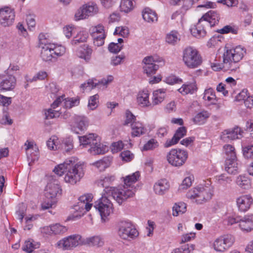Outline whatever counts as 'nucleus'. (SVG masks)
<instances>
[{
    "label": "nucleus",
    "mask_w": 253,
    "mask_h": 253,
    "mask_svg": "<svg viewBox=\"0 0 253 253\" xmlns=\"http://www.w3.org/2000/svg\"><path fill=\"white\" fill-rule=\"evenodd\" d=\"M53 171L60 176L65 173V182L72 185L80 181L84 175L83 166L77 163L73 158L67 159L63 163L58 165L54 168Z\"/></svg>",
    "instance_id": "nucleus-1"
},
{
    "label": "nucleus",
    "mask_w": 253,
    "mask_h": 253,
    "mask_svg": "<svg viewBox=\"0 0 253 253\" xmlns=\"http://www.w3.org/2000/svg\"><path fill=\"white\" fill-rule=\"evenodd\" d=\"M139 176L140 174L138 171L128 175L124 177V185L119 186L118 189H113V190L109 189L107 191L113 195L114 199L119 204H122L128 198L132 197L134 195L135 188L132 185L138 180Z\"/></svg>",
    "instance_id": "nucleus-2"
},
{
    "label": "nucleus",
    "mask_w": 253,
    "mask_h": 253,
    "mask_svg": "<svg viewBox=\"0 0 253 253\" xmlns=\"http://www.w3.org/2000/svg\"><path fill=\"white\" fill-rule=\"evenodd\" d=\"M245 52V50L241 46L228 49L223 54L222 66L219 65L216 67L214 65H212L211 67L215 71L222 68L225 70L236 71L240 67L239 62L242 59Z\"/></svg>",
    "instance_id": "nucleus-3"
},
{
    "label": "nucleus",
    "mask_w": 253,
    "mask_h": 253,
    "mask_svg": "<svg viewBox=\"0 0 253 253\" xmlns=\"http://www.w3.org/2000/svg\"><path fill=\"white\" fill-rule=\"evenodd\" d=\"M212 193V186L207 183L191 189L187 193L186 197L198 204H202L211 199Z\"/></svg>",
    "instance_id": "nucleus-4"
},
{
    "label": "nucleus",
    "mask_w": 253,
    "mask_h": 253,
    "mask_svg": "<svg viewBox=\"0 0 253 253\" xmlns=\"http://www.w3.org/2000/svg\"><path fill=\"white\" fill-rule=\"evenodd\" d=\"M92 196L87 194L81 196L79 198L77 204L74 206V213L68 216V220H75L83 216L87 211H89L92 207Z\"/></svg>",
    "instance_id": "nucleus-5"
},
{
    "label": "nucleus",
    "mask_w": 253,
    "mask_h": 253,
    "mask_svg": "<svg viewBox=\"0 0 253 253\" xmlns=\"http://www.w3.org/2000/svg\"><path fill=\"white\" fill-rule=\"evenodd\" d=\"M183 61L187 67L193 69L202 64V58L197 49L189 46L183 51Z\"/></svg>",
    "instance_id": "nucleus-6"
},
{
    "label": "nucleus",
    "mask_w": 253,
    "mask_h": 253,
    "mask_svg": "<svg viewBox=\"0 0 253 253\" xmlns=\"http://www.w3.org/2000/svg\"><path fill=\"white\" fill-rule=\"evenodd\" d=\"M112 196L103 194L102 197L95 202L94 207L98 210L102 220L105 221V218L113 212V204L111 201Z\"/></svg>",
    "instance_id": "nucleus-7"
},
{
    "label": "nucleus",
    "mask_w": 253,
    "mask_h": 253,
    "mask_svg": "<svg viewBox=\"0 0 253 253\" xmlns=\"http://www.w3.org/2000/svg\"><path fill=\"white\" fill-rule=\"evenodd\" d=\"M188 158L186 151L180 149H172L167 155L168 163L174 167H180Z\"/></svg>",
    "instance_id": "nucleus-8"
},
{
    "label": "nucleus",
    "mask_w": 253,
    "mask_h": 253,
    "mask_svg": "<svg viewBox=\"0 0 253 253\" xmlns=\"http://www.w3.org/2000/svg\"><path fill=\"white\" fill-rule=\"evenodd\" d=\"M118 234L124 239H133L138 235L136 229L133 227L131 223L127 221H122L120 223Z\"/></svg>",
    "instance_id": "nucleus-9"
},
{
    "label": "nucleus",
    "mask_w": 253,
    "mask_h": 253,
    "mask_svg": "<svg viewBox=\"0 0 253 253\" xmlns=\"http://www.w3.org/2000/svg\"><path fill=\"white\" fill-rule=\"evenodd\" d=\"M142 62L144 64L143 66L144 73L148 76H150L155 74L159 67V65L156 63L162 62V59L157 56H150L145 57Z\"/></svg>",
    "instance_id": "nucleus-10"
},
{
    "label": "nucleus",
    "mask_w": 253,
    "mask_h": 253,
    "mask_svg": "<svg viewBox=\"0 0 253 253\" xmlns=\"http://www.w3.org/2000/svg\"><path fill=\"white\" fill-rule=\"evenodd\" d=\"M234 242V238L231 235H224L217 238L213 243L215 250L223 252L229 248Z\"/></svg>",
    "instance_id": "nucleus-11"
},
{
    "label": "nucleus",
    "mask_w": 253,
    "mask_h": 253,
    "mask_svg": "<svg viewBox=\"0 0 253 253\" xmlns=\"http://www.w3.org/2000/svg\"><path fill=\"white\" fill-rule=\"evenodd\" d=\"M15 19L13 9L9 7L0 8V24L3 27L11 25Z\"/></svg>",
    "instance_id": "nucleus-12"
},
{
    "label": "nucleus",
    "mask_w": 253,
    "mask_h": 253,
    "mask_svg": "<svg viewBox=\"0 0 253 253\" xmlns=\"http://www.w3.org/2000/svg\"><path fill=\"white\" fill-rule=\"evenodd\" d=\"M82 241L83 238L80 235H73L60 241V244L64 249L69 250L79 245H83Z\"/></svg>",
    "instance_id": "nucleus-13"
},
{
    "label": "nucleus",
    "mask_w": 253,
    "mask_h": 253,
    "mask_svg": "<svg viewBox=\"0 0 253 253\" xmlns=\"http://www.w3.org/2000/svg\"><path fill=\"white\" fill-rule=\"evenodd\" d=\"M61 189L57 183L50 182L47 183L44 192V195L47 199L56 200L58 195H60Z\"/></svg>",
    "instance_id": "nucleus-14"
},
{
    "label": "nucleus",
    "mask_w": 253,
    "mask_h": 253,
    "mask_svg": "<svg viewBox=\"0 0 253 253\" xmlns=\"http://www.w3.org/2000/svg\"><path fill=\"white\" fill-rule=\"evenodd\" d=\"M73 124L72 129L76 133L86 129L88 126V121L86 117L82 116H76L73 118Z\"/></svg>",
    "instance_id": "nucleus-15"
},
{
    "label": "nucleus",
    "mask_w": 253,
    "mask_h": 253,
    "mask_svg": "<svg viewBox=\"0 0 253 253\" xmlns=\"http://www.w3.org/2000/svg\"><path fill=\"white\" fill-rule=\"evenodd\" d=\"M200 19H203V22L206 26L211 27L218 24L220 15L217 11L211 10L205 13Z\"/></svg>",
    "instance_id": "nucleus-16"
},
{
    "label": "nucleus",
    "mask_w": 253,
    "mask_h": 253,
    "mask_svg": "<svg viewBox=\"0 0 253 253\" xmlns=\"http://www.w3.org/2000/svg\"><path fill=\"white\" fill-rule=\"evenodd\" d=\"M253 203V199L250 195H242L236 199L237 206L239 211H247Z\"/></svg>",
    "instance_id": "nucleus-17"
},
{
    "label": "nucleus",
    "mask_w": 253,
    "mask_h": 253,
    "mask_svg": "<svg viewBox=\"0 0 253 253\" xmlns=\"http://www.w3.org/2000/svg\"><path fill=\"white\" fill-rule=\"evenodd\" d=\"M62 96L58 97L56 100L51 105V108L45 109L44 110L45 119L49 120L55 118H58L61 114L60 111L55 110L59 105L61 103Z\"/></svg>",
    "instance_id": "nucleus-18"
},
{
    "label": "nucleus",
    "mask_w": 253,
    "mask_h": 253,
    "mask_svg": "<svg viewBox=\"0 0 253 253\" xmlns=\"http://www.w3.org/2000/svg\"><path fill=\"white\" fill-rule=\"evenodd\" d=\"M150 92L148 90L143 89L138 92L136 102L138 105L142 108L151 106L152 103L149 100Z\"/></svg>",
    "instance_id": "nucleus-19"
},
{
    "label": "nucleus",
    "mask_w": 253,
    "mask_h": 253,
    "mask_svg": "<svg viewBox=\"0 0 253 253\" xmlns=\"http://www.w3.org/2000/svg\"><path fill=\"white\" fill-rule=\"evenodd\" d=\"M240 128L237 127L231 129L224 130L220 136L221 139L225 142L230 140L239 138V135H241Z\"/></svg>",
    "instance_id": "nucleus-20"
},
{
    "label": "nucleus",
    "mask_w": 253,
    "mask_h": 253,
    "mask_svg": "<svg viewBox=\"0 0 253 253\" xmlns=\"http://www.w3.org/2000/svg\"><path fill=\"white\" fill-rule=\"evenodd\" d=\"M92 49L87 44H83L78 48L76 54L79 58L88 62L91 59Z\"/></svg>",
    "instance_id": "nucleus-21"
},
{
    "label": "nucleus",
    "mask_w": 253,
    "mask_h": 253,
    "mask_svg": "<svg viewBox=\"0 0 253 253\" xmlns=\"http://www.w3.org/2000/svg\"><path fill=\"white\" fill-rule=\"evenodd\" d=\"M103 239L100 236L83 238L82 244L89 247H100L104 245Z\"/></svg>",
    "instance_id": "nucleus-22"
},
{
    "label": "nucleus",
    "mask_w": 253,
    "mask_h": 253,
    "mask_svg": "<svg viewBox=\"0 0 253 253\" xmlns=\"http://www.w3.org/2000/svg\"><path fill=\"white\" fill-rule=\"evenodd\" d=\"M16 80L12 75L4 78L0 83V90H10L14 88Z\"/></svg>",
    "instance_id": "nucleus-23"
},
{
    "label": "nucleus",
    "mask_w": 253,
    "mask_h": 253,
    "mask_svg": "<svg viewBox=\"0 0 253 253\" xmlns=\"http://www.w3.org/2000/svg\"><path fill=\"white\" fill-rule=\"evenodd\" d=\"M203 19H199L198 22L196 26L191 29V34L195 37L200 38L204 37L206 35V31L205 29L206 26L203 22Z\"/></svg>",
    "instance_id": "nucleus-24"
},
{
    "label": "nucleus",
    "mask_w": 253,
    "mask_h": 253,
    "mask_svg": "<svg viewBox=\"0 0 253 253\" xmlns=\"http://www.w3.org/2000/svg\"><path fill=\"white\" fill-rule=\"evenodd\" d=\"M239 226L243 231L247 232L253 230V214L246 215L240 219Z\"/></svg>",
    "instance_id": "nucleus-25"
},
{
    "label": "nucleus",
    "mask_w": 253,
    "mask_h": 253,
    "mask_svg": "<svg viewBox=\"0 0 253 253\" xmlns=\"http://www.w3.org/2000/svg\"><path fill=\"white\" fill-rule=\"evenodd\" d=\"M225 169L229 174H237L239 169L237 158H226L225 163Z\"/></svg>",
    "instance_id": "nucleus-26"
},
{
    "label": "nucleus",
    "mask_w": 253,
    "mask_h": 253,
    "mask_svg": "<svg viewBox=\"0 0 253 253\" xmlns=\"http://www.w3.org/2000/svg\"><path fill=\"white\" fill-rule=\"evenodd\" d=\"M108 147L106 145L102 144L98 138L96 140V144H93L89 148L88 151L92 155H100L103 154L106 152L108 151Z\"/></svg>",
    "instance_id": "nucleus-27"
},
{
    "label": "nucleus",
    "mask_w": 253,
    "mask_h": 253,
    "mask_svg": "<svg viewBox=\"0 0 253 253\" xmlns=\"http://www.w3.org/2000/svg\"><path fill=\"white\" fill-rule=\"evenodd\" d=\"M169 187V182L166 179L158 180L154 185V190L158 195L164 194Z\"/></svg>",
    "instance_id": "nucleus-28"
},
{
    "label": "nucleus",
    "mask_w": 253,
    "mask_h": 253,
    "mask_svg": "<svg viewBox=\"0 0 253 253\" xmlns=\"http://www.w3.org/2000/svg\"><path fill=\"white\" fill-rule=\"evenodd\" d=\"M142 15L144 20L148 23H153L158 21L156 12L149 8H144L142 12Z\"/></svg>",
    "instance_id": "nucleus-29"
},
{
    "label": "nucleus",
    "mask_w": 253,
    "mask_h": 253,
    "mask_svg": "<svg viewBox=\"0 0 253 253\" xmlns=\"http://www.w3.org/2000/svg\"><path fill=\"white\" fill-rule=\"evenodd\" d=\"M114 180V177L113 176H108L104 177L103 179H101L98 182V184L101 185L103 187H105L104 189V194H106L109 196H112V198L114 199L113 195L109 193L107 190L110 189L113 190V189H118V187H109V184Z\"/></svg>",
    "instance_id": "nucleus-30"
},
{
    "label": "nucleus",
    "mask_w": 253,
    "mask_h": 253,
    "mask_svg": "<svg viewBox=\"0 0 253 253\" xmlns=\"http://www.w3.org/2000/svg\"><path fill=\"white\" fill-rule=\"evenodd\" d=\"M97 139L98 136L93 133L79 137L81 144L84 147H87V146L90 147L93 144H96V140Z\"/></svg>",
    "instance_id": "nucleus-31"
},
{
    "label": "nucleus",
    "mask_w": 253,
    "mask_h": 253,
    "mask_svg": "<svg viewBox=\"0 0 253 253\" xmlns=\"http://www.w3.org/2000/svg\"><path fill=\"white\" fill-rule=\"evenodd\" d=\"M53 44H49L48 46H42L41 57L42 59L45 61H50L52 58L54 57L53 52Z\"/></svg>",
    "instance_id": "nucleus-32"
},
{
    "label": "nucleus",
    "mask_w": 253,
    "mask_h": 253,
    "mask_svg": "<svg viewBox=\"0 0 253 253\" xmlns=\"http://www.w3.org/2000/svg\"><path fill=\"white\" fill-rule=\"evenodd\" d=\"M84 6L86 9V12L89 17H93L97 15L99 12V9L97 5L94 2L90 1L84 4Z\"/></svg>",
    "instance_id": "nucleus-33"
},
{
    "label": "nucleus",
    "mask_w": 253,
    "mask_h": 253,
    "mask_svg": "<svg viewBox=\"0 0 253 253\" xmlns=\"http://www.w3.org/2000/svg\"><path fill=\"white\" fill-rule=\"evenodd\" d=\"M131 134L133 137L140 136L145 133V129L143 125L137 122L131 124Z\"/></svg>",
    "instance_id": "nucleus-34"
},
{
    "label": "nucleus",
    "mask_w": 253,
    "mask_h": 253,
    "mask_svg": "<svg viewBox=\"0 0 253 253\" xmlns=\"http://www.w3.org/2000/svg\"><path fill=\"white\" fill-rule=\"evenodd\" d=\"M197 89L196 82L194 81L192 83L188 84H184L178 91L183 94H187L188 93H193Z\"/></svg>",
    "instance_id": "nucleus-35"
},
{
    "label": "nucleus",
    "mask_w": 253,
    "mask_h": 253,
    "mask_svg": "<svg viewBox=\"0 0 253 253\" xmlns=\"http://www.w3.org/2000/svg\"><path fill=\"white\" fill-rule=\"evenodd\" d=\"M210 116V113L208 111L203 110L197 113L193 119V121L195 124L202 125L205 123Z\"/></svg>",
    "instance_id": "nucleus-36"
},
{
    "label": "nucleus",
    "mask_w": 253,
    "mask_h": 253,
    "mask_svg": "<svg viewBox=\"0 0 253 253\" xmlns=\"http://www.w3.org/2000/svg\"><path fill=\"white\" fill-rule=\"evenodd\" d=\"M165 93L163 89L154 91L153 93L152 104L153 105H157L163 102L165 97Z\"/></svg>",
    "instance_id": "nucleus-37"
},
{
    "label": "nucleus",
    "mask_w": 253,
    "mask_h": 253,
    "mask_svg": "<svg viewBox=\"0 0 253 253\" xmlns=\"http://www.w3.org/2000/svg\"><path fill=\"white\" fill-rule=\"evenodd\" d=\"M199 0H170L172 5H181L182 9L185 11L190 8L193 4Z\"/></svg>",
    "instance_id": "nucleus-38"
},
{
    "label": "nucleus",
    "mask_w": 253,
    "mask_h": 253,
    "mask_svg": "<svg viewBox=\"0 0 253 253\" xmlns=\"http://www.w3.org/2000/svg\"><path fill=\"white\" fill-rule=\"evenodd\" d=\"M237 184L241 188L248 189L251 186V182L250 179L245 175H239L236 179Z\"/></svg>",
    "instance_id": "nucleus-39"
},
{
    "label": "nucleus",
    "mask_w": 253,
    "mask_h": 253,
    "mask_svg": "<svg viewBox=\"0 0 253 253\" xmlns=\"http://www.w3.org/2000/svg\"><path fill=\"white\" fill-rule=\"evenodd\" d=\"M180 41V36L176 31H171L167 34L166 37V41L169 44L171 45L176 44Z\"/></svg>",
    "instance_id": "nucleus-40"
},
{
    "label": "nucleus",
    "mask_w": 253,
    "mask_h": 253,
    "mask_svg": "<svg viewBox=\"0 0 253 253\" xmlns=\"http://www.w3.org/2000/svg\"><path fill=\"white\" fill-rule=\"evenodd\" d=\"M203 98L205 101H208L211 104H215L216 101L215 92L211 88H209L205 90Z\"/></svg>",
    "instance_id": "nucleus-41"
},
{
    "label": "nucleus",
    "mask_w": 253,
    "mask_h": 253,
    "mask_svg": "<svg viewBox=\"0 0 253 253\" xmlns=\"http://www.w3.org/2000/svg\"><path fill=\"white\" fill-rule=\"evenodd\" d=\"M88 18V16L84 4L76 11L74 15V19L76 21H80Z\"/></svg>",
    "instance_id": "nucleus-42"
},
{
    "label": "nucleus",
    "mask_w": 253,
    "mask_h": 253,
    "mask_svg": "<svg viewBox=\"0 0 253 253\" xmlns=\"http://www.w3.org/2000/svg\"><path fill=\"white\" fill-rule=\"evenodd\" d=\"M49 228H50L51 233L55 235L63 234L68 230L66 226H63L58 223H56L55 224L51 225L49 227H47V229Z\"/></svg>",
    "instance_id": "nucleus-43"
},
{
    "label": "nucleus",
    "mask_w": 253,
    "mask_h": 253,
    "mask_svg": "<svg viewBox=\"0 0 253 253\" xmlns=\"http://www.w3.org/2000/svg\"><path fill=\"white\" fill-rule=\"evenodd\" d=\"M110 163L109 158L105 157L102 160L92 163V165L96 167L100 171H102L108 168L110 166Z\"/></svg>",
    "instance_id": "nucleus-44"
},
{
    "label": "nucleus",
    "mask_w": 253,
    "mask_h": 253,
    "mask_svg": "<svg viewBox=\"0 0 253 253\" xmlns=\"http://www.w3.org/2000/svg\"><path fill=\"white\" fill-rule=\"evenodd\" d=\"M88 37V35L86 32H80L71 41V44L77 45L81 42H84L86 41Z\"/></svg>",
    "instance_id": "nucleus-45"
},
{
    "label": "nucleus",
    "mask_w": 253,
    "mask_h": 253,
    "mask_svg": "<svg viewBox=\"0 0 253 253\" xmlns=\"http://www.w3.org/2000/svg\"><path fill=\"white\" fill-rule=\"evenodd\" d=\"M62 97L61 102L64 101V106L66 108H71L74 106H77L79 104L80 100L78 98H68L67 99H64V96Z\"/></svg>",
    "instance_id": "nucleus-46"
},
{
    "label": "nucleus",
    "mask_w": 253,
    "mask_h": 253,
    "mask_svg": "<svg viewBox=\"0 0 253 253\" xmlns=\"http://www.w3.org/2000/svg\"><path fill=\"white\" fill-rule=\"evenodd\" d=\"M133 8V0H122L120 9L122 11L127 13Z\"/></svg>",
    "instance_id": "nucleus-47"
},
{
    "label": "nucleus",
    "mask_w": 253,
    "mask_h": 253,
    "mask_svg": "<svg viewBox=\"0 0 253 253\" xmlns=\"http://www.w3.org/2000/svg\"><path fill=\"white\" fill-rule=\"evenodd\" d=\"M186 211V205L184 203H179L178 204H175L174 206L173 207V216H177L180 213H183Z\"/></svg>",
    "instance_id": "nucleus-48"
},
{
    "label": "nucleus",
    "mask_w": 253,
    "mask_h": 253,
    "mask_svg": "<svg viewBox=\"0 0 253 253\" xmlns=\"http://www.w3.org/2000/svg\"><path fill=\"white\" fill-rule=\"evenodd\" d=\"M92 37L93 38V43L94 45L100 46L104 44V40L106 37L105 34H91Z\"/></svg>",
    "instance_id": "nucleus-49"
},
{
    "label": "nucleus",
    "mask_w": 253,
    "mask_h": 253,
    "mask_svg": "<svg viewBox=\"0 0 253 253\" xmlns=\"http://www.w3.org/2000/svg\"><path fill=\"white\" fill-rule=\"evenodd\" d=\"M60 148L65 152H70L73 148V141L70 138L64 140L59 146Z\"/></svg>",
    "instance_id": "nucleus-50"
},
{
    "label": "nucleus",
    "mask_w": 253,
    "mask_h": 253,
    "mask_svg": "<svg viewBox=\"0 0 253 253\" xmlns=\"http://www.w3.org/2000/svg\"><path fill=\"white\" fill-rule=\"evenodd\" d=\"M224 151L226 155V158H237L234 147L229 144L225 145L223 147Z\"/></svg>",
    "instance_id": "nucleus-51"
},
{
    "label": "nucleus",
    "mask_w": 253,
    "mask_h": 253,
    "mask_svg": "<svg viewBox=\"0 0 253 253\" xmlns=\"http://www.w3.org/2000/svg\"><path fill=\"white\" fill-rule=\"evenodd\" d=\"M99 96L97 94L89 97L87 106L90 110H93L97 107L99 103Z\"/></svg>",
    "instance_id": "nucleus-52"
},
{
    "label": "nucleus",
    "mask_w": 253,
    "mask_h": 253,
    "mask_svg": "<svg viewBox=\"0 0 253 253\" xmlns=\"http://www.w3.org/2000/svg\"><path fill=\"white\" fill-rule=\"evenodd\" d=\"M99 85H100V82H98L97 83H95L93 79H89L84 84L81 85V88L83 90H91Z\"/></svg>",
    "instance_id": "nucleus-53"
},
{
    "label": "nucleus",
    "mask_w": 253,
    "mask_h": 253,
    "mask_svg": "<svg viewBox=\"0 0 253 253\" xmlns=\"http://www.w3.org/2000/svg\"><path fill=\"white\" fill-rule=\"evenodd\" d=\"M194 250V246L188 244L184 245L179 248L175 249L171 253H190Z\"/></svg>",
    "instance_id": "nucleus-54"
},
{
    "label": "nucleus",
    "mask_w": 253,
    "mask_h": 253,
    "mask_svg": "<svg viewBox=\"0 0 253 253\" xmlns=\"http://www.w3.org/2000/svg\"><path fill=\"white\" fill-rule=\"evenodd\" d=\"M243 153L244 157L247 159H253V145H249L243 147Z\"/></svg>",
    "instance_id": "nucleus-55"
},
{
    "label": "nucleus",
    "mask_w": 253,
    "mask_h": 253,
    "mask_svg": "<svg viewBox=\"0 0 253 253\" xmlns=\"http://www.w3.org/2000/svg\"><path fill=\"white\" fill-rule=\"evenodd\" d=\"M193 176H189L185 177L182 181V183L179 186V190H185L190 187L193 180Z\"/></svg>",
    "instance_id": "nucleus-56"
},
{
    "label": "nucleus",
    "mask_w": 253,
    "mask_h": 253,
    "mask_svg": "<svg viewBox=\"0 0 253 253\" xmlns=\"http://www.w3.org/2000/svg\"><path fill=\"white\" fill-rule=\"evenodd\" d=\"M217 32L221 34H227L231 33L233 34H237L238 29L231 27L230 25H226L222 29L217 30Z\"/></svg>",
    "instance_id": "nucleus-57"
},
{
    "label": "nucleus",
    "mask_w": 253,
    "mask_h": 253,
    "mask_svg": "<svg viewBox=\"0 0 253 253\" xmlns=\"http://www.w3.org/2000/svg\"><path fill=\"white\" fill-rule=\"evenodd\" d=\"M158 146V142L154 139H151L149 140L143 146V150L147 151L149 150H152L157 148Z\"/></svg>",
    "instance_id": "nucleus-58"
},
{
    "label": "nucleus",
    "mask_w": 253,
    "mask_h": 253,
    "mask_svg": "<svg viewBox=\"0 0 253 253\" xmlns=\"http://www.w3.org/2000/svg\"><path fill=\"white\" fill-rule=\"evenodd\" d=\"M52 47L53 48L52 50L54 57L56 56H61L65 53L66 49L64 46L61 45L56 46L53 44V47Z\"/></svg>",
    "instance_id": "nucleus-59"
},
{
    "label": "nucleus",
    "mask_w": 253,
    "mask_h": 253,
    "mask_svg": "<svg viewBox=\"0 0 253 253\" xmlns=\"http://www.w3.org/2000/svg\"><path fill=\"white\" fill-rule=\"evenodd\" d=\"M114 34H119L123 37H126L129 34L128 28L126 27H119L116 28Z\"/></svg>",
    "instance_id": "nucleus-60"
},
{
    "label": "nucleus",
    "mask_w": 253,
    "mask_h": 253,
    "mask_svg": "<svg viewBox=\"0 0 253 253\" xmlns=\"http://www.w3.org/2000/svg\"><path fill=\"white\" fill-rule=\"evenodd\" d=\"M126 119L125 122V125H128L129 124H130V125L131 126V124L136 122H135V116H134L132 114V113L128 110H127L126 112Z\"/></svg>",
    "instance_id": "nucleus-61"
},
{
    "label": "nucleus",
    "mask_w": 253,
    "mask_h": 253,
    "mask_svg": "<svg viewBox=\"0 0 253 253\" xmlns=\"http://www.w3.org/2000/svg\"><path fill=\"white\" fill-rule=\"evenodd\" d=\"M186 133V129L185 127H180L176 131L173 136L178 141L182 137L184 136Z\"/></svg>",
    "instance_id": "nucleus-62"
},
{
    "label": "nucleus",
    "mask_w": 253,
    "mask_h": 253,
    "mask_svg": "<svg viewBox=\"0 0 253 253\" xmlns=\"http://www.w3.org/2000/svg\"><path fill=\"white\" fill-rule=\"evenodd\" d=\"M56 203V200L47 199L45 198V201L42 204V208L45 210L52 208V206Z\"/></svg>",
    "instance_id": "nucleus-63"
},
{
    "label": "nucleus",
    "mask_w": 253,
    "mask_h": 253,
    "mask_svg": "<svg viewBox=\"0 0 253 253\" xmlns=\"http://www.w3.org/2000/svg\"><path fill=\"white\" fill-rule=\"evenodd\" d=\"M121 157L123 161L129 162L132 160L134 157V155L130 151L126 150L124 151L121 153Z\"/></svg>",
    "instance_id": "nucleus-64"
}]
</instances>
